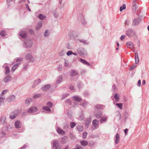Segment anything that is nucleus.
Returning <instances> with one entry per match:
<instances>
[{
    "label": "nucleus",
    "instance_id": "f257e3e1",
    "mask_svg": "<svg viewBox=\"0 0 149 149\" xmlns=\"http://www.w3.org/2000/svg\"><path fill=\"white\" fill-rule=\"evenodd\" d=\"M52 149H61V146L57 139L52 140L51 143Z\"/></svg>",
    "mask_w": 149,
    "mask_h": 149
},
{
    "label": "nucleus",
    "instance_id": "f03ea898",
    "mask_svg": "<svg viewBox=\"0 0 149 149\" xmlns=\"http://www.w3.org/2000/svg\"><path fill=\"white\" fill-rule=\"evenodd\" d=\"M33 42L30 39H27L24 40L23 44L24 47L26 48L31 47L32 46Z\"/></svg>",
    "mask_w": 149,
    "mask_h": 149
},
{
    "label": "nucleus",
    "instance_id": "7ed1b4c3",
    "mask_svg": "<svg viewBox=\"0 0 149 149\" xmlns=\"http://www.w3.org/2000/svg\"><path fill=\"white\" fill-rule=\"evenodd\" d=\"M126 34L129 37L132 36L135 37L136 36L135 31L132 29H129L127 30L126 32Z\"/></svg>",
    "mask_w": 149,
    "mask_h": 149
},
{
    "label": "nucleus",
    "instance_id": "20e7f679",
    "mask_svg": "<svg viewBox=\"0 0 149 149\" xmlns=\"http://www.w3.org/2000/svg\"><path fill=\"white\" fill-rule=\"evenodd\" d=\"M93 126L91 127V129L94 130L98 128L99 126V121L96 119H95L92 122Z\"/></svg>",
    "mask_w": 149,
    "mask_h": 149
},
{
    "label": "nucleus",
    "instance_id": "39448f33",
    "mask_svg": "<svg viewBox=\"0 0 149 149\" xmlns=\"http://www.w3.org/2000/svg\"><path fill=\"white\" fill-rule=\"evenodd\" d=\"M77 52L79 55L81 56H85L87 55V52L83 48H79L77 50Z\"/></svg>",
    "mask_w": 149,
    "mask_h": 149
},
{
    "label": "nucleus",
    "instance_id": "423d86ee",
    "mask_svg": "<svg viewBox=\"0 0 149 149\" xmlns=\"http://www.w3.org/2000/svg\"><path fill=\"white\" fill-rule=\"evenodd\" d=\"M25 56L26 60L29 62H33L34 61L33 56L31 54L28 53L26 54Z\"/></svg>",
    "mask_w": 149,
    "mask_h": 149
},
{
    "label": "nucleus",
    "instance_id": "0eeeda50",
    "mask_svg": "<svg viewBox=\"0 0 149 149\" xmlns=\"http://www.w3.org/2000/svg\"><path fill=\"white\" fill-rule=\"evenodd\" d=\"M141 21V19L139 18H134L132 21V25L133 26H137Z\"/></svg>",
    "mask_w": 149,
    "mask_h": 149
},
{
    "label": "nucleus",
    "instance_id": "6e6552de",
    "mask_svg": "<svg viewBox=\"0 0 149 149\" xmlns=\"http://www.w3.org/2000/svg\"><path fill=\"white\" fill-rule=\"evenodd\" d=\"M95 116L98 119L100 118L102 116V113L100 111L95 110L94 112Z\"/></svg>",
    "mask_w": 149,
    "mask_h": 149
},
{
    "label": "nucleus",
    "instance_id": "1a4fd4ad",
    "mask_svg": "<svg viewBox=\"0 0 149 149\" xmlns=\"http://www.w3.org/2000/svg\"><path fill=\"white\" fill-rule=\"evenodd\" d=\"M38 110V109L36 107H31L29 109L27 112L29 113L35 112Z\"/></svg>",
    "mask_w": 149,
    "mask_h": 149
},
{
    "label": "nucleus",
    "instance_id": "9d476101",
    "mask_svg": "<svg viewBox=\"0 0 149 149\" xmlns=\"http://www.w3.org/2000/svg\"><path fill=\"white\" fill-rule=\"evenodd\" d=\"M68 139L67 137L64 136L61 139V143L62 144H65L68 141Z\"/></svg>",
    "mask_w": 149,
    "mask_h": 149
},
{
    "label": "nucleus",
    "instance_id": "9b49d317",
    "mask_svg": "<svg viewBox=\"0 0 149 149\" xmlns=\"http://www.w3.org/2000/svg\"><path fill=\"white\" fill-rule=\"evenodd\" d=\"M20 36L23 38H26L27 37V35L25 31H21L19 33Z\"/></svg>",
    "mask_w": 149,
    "mask_h": 149
},
{
    "label": "nucleus",
    "instance_id": "f8f14e48",
    "mask_svg": "<svg viewBox=\"0 0 149 149\" xmlns=\"http://www.w3.org/2000/svg\"><path fill=\"white\" fill-rule=\"evenodd\" d=\"M50 86H51L50 84H47L45 85L43 87H42L41 88V89L44 91H46L48 90Z\"/></svg>",
    "mask_w": 149,
    "mask_h": 149
},
{
    "label": "nucleus",
    "instance_id": "ddd939ff",
    "mask_svg": "<svg viewBox=\"0 0 149 149\" xmlns=\"http://www.w3.org/2000/svg\"><path fill=\"white\" fill-rule=\"evenodd\" d=\"M12 77L8 75L6 76L4 78L3 81L4 82L6 83L8 82H9L11 80Z\"/></svg>",
    "mask_w": 149,
    "mask_h": 149
},
{
    "label": "nucleus",
    "instance_id": "4468645a",
    "mask_svg": "<svg viewBox=\"0 0 149 149\" xmlns=\"http://www.w3.org/2000/svg\"><path fill=\"white\" fill-rule=\"evenodd\" d=\"M21 122L20 121H16L15 124V127L17 129L20 128L21 127Z\"/></svg>",
    "mask_w": 149,
    "mask_h": 149
},
{
    "label": "nucleus",
    "instance_id": "2eb2a0df",
    "mask_svg": "<svg viewBox=\"0 0 149 149\" xmlns=\"http://www.w3.org/2000/svg\"><path fill=\"white\" fill-rule=\"evenodd\" d=\"M41 82V80L40 79L36 80L34 81L33 85L32 86L33 88H34L35 86L38 85Z\"/></svg>",
    "mask_w": 149,
    "mask_h": 149
},
{
    "label": "nucleus",
    "instance_id": "dca6fc26",
    "mask_svg": "<svg viewBox=\"0 0 149 149\" xmlns=\"http://www.w3.org/2000/svg\"><path fill=\"white\" fill-rule=\"evenodd\" d=\"M68 35L71 39H73L75 37L76 33H75L74 31H71L69 33Z\"/></svg>",
    "mask_w": 149,
    "mask_h": 149
},
{
    "label": "nucleus",
    "instance_id": "f3484780",
    "mask_svg": "<svg viewBox=\"0 0 149 149\" xmlns=\"http://www.w3.org/2000/svg\"><path fill=\"white\" fill-rule=\"evenodd\" d=\"M95 108L99 109H103L105 107V106L103 105L97 104L94 106Z\"/></svg>",
    "mask_w": 149,
    "mask_h": 149
},
{
    "label": "nucleus",
    "instance_id": "a211bd4d",
    "mask_svg": "<svg viewBox=\"0 0 149 149\" xmlns=\"http://www.w3.org/2000/svg\"><path fill=\"white\" fill-rule=\"evenodd\" d=\"M91 121V118H88L86 120L85 122V127L86 128H88V125Z\"/></svg>",
    "mask_w": 149,
    "mask_h": 149
},
{
    "label": "nucleus",
    "instance_id": "6ab92c4d",
    "mask_svg": "<svg viewBox=\"0 0 149 149\" xmlns=\"http://www.w3.org/2000/svg\"><path fill=\"white\" fill-rule=\"evenodd\" d=\"M20 63H18L14 65L12 68L11 70V72H12L13 73L15 70L17 68L19 65L20 64Z\"/></svg>",
    "mask_w": 149,
    "mask_h": 149
},
{
    "label": "nucleus",
    "instance_id": "aec40b11",
    "mask_svg": "<svg viewBox=\"0 0 149 149\" xmlns=\"http://www.w3.org/2000/svg\"><path fill=\"white\" fill-rule=\"evenodd\" d=\"M126 45L127 47L131 49H133L134 48V45L132 42H127Z\"/></svg>",
    "mask_w": 149,
    "mask_h": 149
},
{
    "label": "nucleus",
    "instance_id": "412c9836",
    "mask_svg": "<svg viewBox=\"0 0 149 149\" xmlns=\"http://www.w3.org/2000/svg\"><path fill=\"white\" fill-rule=\"evenodd\" d=\"M57 131L58 133L61 135H64L65 133V131H63V130L61 129L59 127H58Z\"/></svg>",
    "mask_w": 149,
    "mask_h": 149
},
{
    "label": "nucleus",
    "instance_id": "4be33fe9",
    "mask_svg": "<svg viewBox=\"0 0 149 149\" xmlns=\"http://www.w3.org/2000/svg\"><path fill=\"white\" fill-rule=\"evenodd\" d=\"M135 63L136 64H137L139 62V58L137 52L135 53Z\"/></svg>",
    "mask_w": 149,
    "mask_h": 149
},
{
    "label": "nucleus",
    "instance_id": "5701e85b",
    "mask_svg": "<svg viewBox=\"0 0 149 149\" xmlns=\"http://www.w3.org/2000/svg\"><path fill=\"white\" fill-rule=\"evenodd\" d=\"M63 80V77L61 75H60L59 76L57 79L56 81V83L57 84H59L61 83Z\"/></svg>",
    "mask_w": 149,
    "mask_h": 149
},
{
    "label": "nucleus",
    "instance_id": "b1692460",
    "mask_svg": "<svg viewBox=\"0 0 149 149\" xmlns=\"http://www.w3.org/2000/svg\"><path fill=\"white\" fill-rule=\"evenodd\" d=\"M15 99V96L12 95L8 98V100L9 102H12L14 101Z\"/></svg>",
    "mask_w": 149,
    "mask_h": 149
},
{
    "label": "nucleus",
    "instance_id": "393cba45",
    "mask_svg": "<svg viewBox=\"0 0 149 149\" xmlns=\"http://www.w3.org/2000/svg\"><path fill=\"white\" fill-rule=\"evenodd\" d=\"M80 61L84 64L85 65L87 66H89L90 65V64L89 63H88L85 60L81 58L80 59Z\"/></svg>",
    "mask_w": 149,
    "mask_h": 149
},
{
    "label": "nucleus",
    "instance_id": "a878e982",
    "mask_svg": "<svg viewBox=\"0 0 149 149\" xmlns=\"http://www.w3.org/2000/svg\"><path fill=\"white\" fill-rule=\"evenodd\" d=\"M120 138V137L119 134L118 133H117L116 135L115 139V143L116 144L118 143L119 141Z\"/></svg>",
    "mask_w": 149,
    "mask_h": 149
},
{
    "label": "nucleus",
    "instance_id": "bb28decb",
    "mask_svg": "<svg viewBox=\"0 0 149 149\" xmlns=\"http://www.w3.org/2000/svg\"><path fill=\"white\" fill-rule=\"evenodd\" d=\"M73 99L74 101L78 102H81V99L79 97L74 96Z\"/></svg>",
    "mask_w": 149,
    "mask_h": 149
},
{
    "label": "nucleus",
    "instance_id": "cd10ccee",
    "mask_svg": "<svg viewBox=\"0 0 149 149\" xmlns=\"http://www.w3.org/2000/svg\"><path fill=\"white\" fill-rule=\"evenodd\" d=\"M78 73L77 72L74 70H71L70 72V75L71 76L73 77L76 76L78 74Z\"/></svg>",
    "mask_w": 149,
    "mask_h": 149
},
{
    "label": "nucleus",
    "instance_id": "c85d7f7f",
    "mask_svg": "<svg viewBox=\"0 0 149 149\" xmlns=\"http://www.w3.org/2000/svg\"><path fill=\"white\" fill-rule=\"evenodd\" d=\"M0 120L3 124H5L6 122V117L4 116H2Z\"/></svg>",
    "mask_w": 149,
    "mask_h": 149
},
{
    "label": "nucleus",
    "instance_id": "c756f323",
    "mask_svg": "<svg viewBox=\"0 0 149 149\" xmlns=\"http://www.w3.org/2000/svg\"><path fill=\"white\" fill-rule=\"evenodd\" d=\"M80 143L81 145L84 146H86L88 145V142L85 140L81 141Z\"/></svg>",
    "mask_w": 149,
    "mask_h": 149
},
{
    "label": "nucleus",
    "instance_id": "7c9ffc66",
    "mask_svg": "<svg viewBox=\"0 0 149 149\" xmlns=\"http://www.w3.org/2000/svg\"><path fill=\"white\" fill-rule=\"evenodd\" d=\"M100 120V122L101 123H102L104 122H105L107 119V117L106 116H103L101 117Z\"/></svg>",
    "mask_w": 149,
    "mask_h": 149
},
{
    "label": "nucleus",
    "instance_id": "2f4dec72",
    "mask_svg": "<svg viewBox=\"0 0 149 149\" xmlns=\"http://www.w3.org/2000/svg\"><path fill=\"white\" fill-rule=\"evenodd\" d=\"M5 74H8L10 73V70L9 67L6 66L5 68Z\"/></svg>",
    "mask_w": 149,
    "mask_h": 149
},
{
    "label": "nucleus",
    "instance_id": "473e14b6",
    "mask_svg": "<svg viewBox=\"0 0 149 149\" xmlns=\"http://www.w3.org/2000/svg\"><path fill=\"white\" fill-rule=\"evenodd\" d=\"M42 26V23L40 22L39 23L36 28V30H39L40 28H41Z\"/></svg>",
    "mask_w": 149,
    "mask_h": 149
},
{
    "label": "nucleus",
    "instance_id": "72a5a7b5",
    "mask_svg": "<svg viewBox=\"0 0 149 149\" xmlns=\"http://www.w3.org/2000/svg\"><path fill=\"white\" fill-rule=\"evenodd\" d=\"M38 18L41 20H43L46 18V17L42 14H40L38 15Z\"/></svg>",
    "mask_w": 149,
    "mask_h": 149
},
{
    "label": "nucleus",
    "instance_id": "f704fd0d",
    "mask_svg": "<svg viewBox=\"0 0 149 149\" xmlns=\"http://www.w3.org/2000/svg\"><path fill=\"white\" fill-rule=\"evenodd\" d=\"M17 116V114L16 113H12L10 115V118L11 119H14Z\"/></svg>",
    "mask_w": 149,
    "mask_h": 149
},
{
    "label": "nucleus",
    "instance_id": "c9c22d12",
    "mask_svg": "<svg viewBox=\"0 0 149 149\" xmlns=\"http://www.w3.org/2000/svg\"><path fill=\"white\" fill-rule=\"evenodd\" d=\"M0 35L2 37H4L6 35V32L4 30L1 31L0 33Z\"/></svg>",
    "mask_w": 149,
    "mask_h": 149
},
{
    "label": "nucleus",
    "instance_id": "e433bc0d",
    "mask_svg": "<svg viewBox=\"0 0 149 149\" xmlns=\"http://www.w3.org/2000/svg\"><path fill=\"white\" fill-rule=\"evenodd\" d=\"M49 107H47V106H44L43 107V109L45 110L46 111H51V110Z\"/></svg>",
    "mask_w": 149,
    "mask_h": 149
},
{
    "label": "nucleus",
    "instance_id": "4c0bfd02",
    "mask_svg": "<svg viewBox=\"0 0 149 149\" xmlns=\"http://www.w3.org/2000/svg\"><path fill=\"white\" fill-rule=\"evenodd\" d=\"M126 8V5L125 4H123L122 6H121L120 7V11H122L123 10Z\"/></svg>",
    "mask_w": 149,
    "mask_h": 149
},
{
    "label": "nucleus",
    "instance_id": "58836bf2",
    "mask_svg": "<svg viewBox=\"0 0 149 149\" xmlns=\"http://www.w3.org/2000/svg\"><path fill=\"white\" fill-rule=\"evenodd\" d=\"M116 100V102H117L119 100V97L118 96V95L117 93H116L115 95L113 97Z\"/></svg>",
    "mask_w": 149,
    "mask_h": 149
},
{
    "label": "nucleus",
    "instance_id": "ea45409f",
    "mask_svg": "<svg viewBox=\"0 0 149 149\" xmlns=\"http://www.w3.org/2000/svg\"><path fill=\"white\" fill-rule=\"evenodd\" d=\"M65 52L64 50H62L59 53V55L61 56H63L65 54Z\"/></svg>",
    "mask_w": 149,
    "mask_h": 149
},
{
    "label": "nucleus",
    "instance_id": "a19ab883",
    "mask_svg": "<svg viewBox=\"0 0 149 149\" xmlns=\"http://www.w3.org/2000/svg\"><path fill=\"white\" fill-rule=\"evenodd\" d=\"M32 99L31 98H28L26 99L25 101V103L26 104H28L30 102L32 101Z\"/></svg>",
    "mask_w": 149,
    "mask_h": 149
},
{
    "label": "nucleus",
    "instance_id": "79ce46f5",
    "mask_svg": "<svg viewBox=\"0 0 149 149\" xmlns=\"http://www.w3.org/2000/svg\"><path fill=\"white\" fill-rule=\"evenodd\" d=\"M132 8L133 9L136 10V1L134 0L132 2Z\"/></svg>",
    "mask_w": 149,
    "mask_h": 149
},
{
    "label": "nucleus",
    "instance_id": "37998d69",
    "mask_svg": "<svg viewBox=\"0 0 149 149\" xmlns=\"http://www.w3.org/2000/svg\"><path fill=\"white\" fill-rule=\"evenodd\" d=\"M78 40L81 42H82L84 44H88V43L86 40H85L83 39L82 40Z\"/></svg>",
    "mask_w": 149,
    "mask_h": 149
},
{
    "label": "nucleus",
    "instance_id": "c03bdc74",
    "mask_svg": "<svg viewBox=\"0 0 149 149\" xmlns=\"http://www.w3.org/2000/svg\"><path fill=\"white\" fill-rule=\"evenodd\" d=\"M77 129L78 131L80 132H82L83 130V128L81 126H78L77 127Z\"/></svg>",
    "mask_w": 149,
    "mask_h": 149
},
{
    "label": "nucleus",
    "instance_id": "a18cd8bd",
    "mask_svg": "<svg viewBox=\"0 0 149 149\" xmlns=\"http://www.w3.org/2000/svg\"><path fill=\"white\" fill-rule=\"evenodd\" d=\"M49 31L48 30H46L44 33V36L45 37H47V36H48L49 35Z\"/></svg>",
    "mask_w": 149,
    "mask_h": 149
},
{
    "label": "nucleus",
    "instance_id": "49530a36",
    "mask_svg": "<svg viewBox=\"0 0 149 149\" xmlns=\"http://www.w3.org/2000/svg\"><path fill=\"white\" fill-rule=\"evenodd\" d=\"M116 104L120 109H122L123 104L122 103H116Z\"/></svg>",
    "mask_w": 149,
    "mask_h": 149
},
{
    "label": "nucleus",
    "instance_id": "de8ad7c7",
    "mask_svg": "<svg viewBox=\"0 0 149 149\" xmlns=\"http://www.w3.org/2000/svg\"><path fill=\"white\" fill-rule=\"evenodd\" d=\"M47 105L49 108H51L53 105V104L51 102H49L47 103Z\"/></svg>",
    "mask_w": 149,
    "mask_h": 149
},
{
    "label": "nucleus",
    "instance_id": "09e8293b",
    "mask_svg": "<svg viewBox=\"0 0 149 149\" xmlns=\"http://www.w3.org/2000/svg\"><path fill=\"white\" fill-rule=\"evenodd\" d=\"M70 126L72 128H73L76 125V123L73 122H71L70 123Z\"/></svg>",
    "mask_w": 149,
    "mask_h": 149
},
{
    "label": "nucleus",
    "instance_id": "8fccbe9b",
    "mask_svg": "<svg viewBox=\"0 0 149 149\" xmlns=\"http://www.w3.org/2000/svg\"><path fill=\"white\" fill-rule=\"evenodd\" d=\"M87 135V133L86 132H84L82 134V137L84 139L86 138Z\"/></svg>",
    "mask_w": 149,
    "mask_h": 149
},
{
    "label": "nucleus",
    "instance_id": "3c124183",
    "mask_svg": "<svg viewBox=\"0 0 149 149\" xmlns=\"http://www.w3.org/2000/svg\"><path fill=\"white\" fill-rule=\"evenodd\" d=\"M40 96L41 94H35L33 96V98L34 99H36L37 98L39 97Z\"/></svg>",
    "mask_w": 149,
    "mask_h": 149
},
{
    "label": "nucleus",
    "instance_id": "603ef678",
    "mask_svg": "<svg viewBox=\"0 0 149 149\" xmlns=\"http://www.w3.org/2000/svg\"><path fill=\"white\" fill-rule=\"evenodd\" d=\"M8 91V90L6 89L5 90L3 91L1 93V95H3L4 94H6V93H7Z\"/></svg>",
    "mask_w": 149,
    "mask_h": 149
},
{
    "label": "nucleus",
    "instance_id": "864d4df0",
    "mask_svg": "<svg viewBox=\"0 0 149 149\" xmlns=\"http://www.w3.org/2000/svg\"><path fill=\"white\" fill-rule=\"evenodd\" d=\"M72 52L71 51H69L67 52L66 54L67 56H69L71 54H72Z\"/></svg>",
    "mask_w": 149,
    "mask_h": 149
},
{
    "label": "nucleus",
    "instance_id": "5fc2aeb1",
    "mask_svg": "<svg viewBox=\"0 0 149 149\" xmlns=\"http://www.w3.org/2000/svg\"><path fill=\"white\" fill-rule=\"evenodd\" d=\"M62 69V65H61L59 64L58 66V70L59 71H61Z\"/></svg>",
    "mask_w": 149,
    "mask_h": 149
},
{
    "label": "nucleus",
    "instance_id": "6e6d98bb",
    "mask_svg": "<svg viewBox=\"0 0 149 149\" xmlns=\"http://www.w3.org/2000/svg\"><path fill=\"white\" fill-rule=\"evenodd\" d=\"M6 130H8L11 129V127L10 125H8L6 126Z\"/></svg>",
    "mask_w": 149,
    "mask_h": 149
},
{
    "label": "nucleus",
    "instance_id": "4d7b16f0",
    "mask_svg": "<svg viewBox=\"0 0 149 149\" xmlns=\"http://www.w3.org/2000/svg\"><path fill=\"white\" fill-rule=\"evenodd\" d=\"M76 148L74 149H81L82 147L81 146L77 145L76 146Z\"/></svg>",
    "mask_w": 149,
    "mask_h": 149
},
{
    "label": "nucleus",
    "instance_id": "13d9d810",
    "mask_svg": "<svg viewBox=\"0 0 149 149\" xmlns=\"http://www.w3.org/2000/svg\"><path fill=\"white\" fill-rule=\"evenodd\" d=\"M125 25L126 26H128V25H129V24H130L129 21L127 20H125Z\"/></svg>",
    "mask_w": 149,
    "mask_h": 149
},
{
    "label": "nucleus",
    "instance_id": "bf43d9fd",
    "mask_svg": "<svg viewBox=\"0 0 149 149\" xmlns=\"http://www.w3.org/2000/svg\"><path fill=\"white\" fill-rule=\"evenodd\" d=\"M4 100V98L2 97H0V106L2 102H3Z\"/></svg>",
    "mask_w": 149,
    "mask_h": 149
},
{
    "label": "nucleus",
    "instance_id": "052dcab7",
    "mask_svg": "<svg viewBox=\"0 0 149 149\" xmlns=\"http://www.w3.org/2000/svg\"><path fill=\"white\" fill-rule=\"evenodd\" d=\"M81 22L82 24L83 25H85L86 23V21L84 19H82L81 20Z\"/></svg>",
    "mask_w": 149,
    "mask_h": 149
},
{
    "label": "nucleus",
    "instance_id": "680f3d73",
    "mask_svg": "<svg viewBox=\"0 0 149 149\" xmlns=\"http://www.w3.org/2000/svg\"><path fill=\"white\" fill-rule=\"evenodd\" d=\"M23 61V58H20L17 59L16 60L17 62H21Z\"/></svg>",
    "mask_w": 149,
    "mask_h": 149
},
{
    "label": "nucleus",
    "instance_id": "e2e57ef3",
    "mask_svg": "<svg viewBox=\"0 0 149 149\" xmlns=\"http://www.w3.org/2000/svg\"><path fill=\"white\" fill-rule=\"evenodd\" d=\"M28 65L25 64L23 66V69L25 70H26L27 68Z\"/></svg>",
    "mask_w": 149,
    "mask_h": 149
},
{
    "label": "nucleus",
    "instance_id": "0e129e2a",
    "mask_svg": "<svg viewBox=\"0 0 149 149\" xmlns=\"http://www.w3.org/2000/svg\"><path fill=\"white\" fill-rule=\"evenodd\" d=\"M116 86L115 85H113L112 86V90L113 91H115L116 89Z\"/></svg>",
    "mask_w": 149,
    "mask_h": 149
},
{
    "label": "nucleus",
    "instance_id": "69168bd1",
    "mask_svg": "<svg viewBox=\"0 0 149 149\" xmlns=\"http://www.w3.org/2000/svg\"><path fill=\"white\" fill-rule=\"evenodd\" d=\"M70 88L71 90L74 91V87L72 85H71L70 86Z\"/></svg>",
    "mask_w": 149,
    "mask_h": 149
},
{
    "label": "nucleus",
    "instance_id": "338daca9",
    "mask_svg": "<svg viewBox=\"0 0 149 149\" xmlns=\"http://www.w3.org/2000/svg\"><path fill=\"white\" fill-rule=\"evenodd\" d=\"M68 65L69 64L68 62L66 61H65L64 64L65 66L67 67L68 66Z\"/></svg>",
    "mask_w": 149,
    "mask_h": 149
},
{
    "label": "nucleus",
    "instance_id": "774afa93",
    "mask_svg": "<svg viewBox=\"0 0 149 149\" xmlns=\"http://www.w3.org/2000/svg\"><path fill=\"white\" fill-rule=\"evenodd\" d=\"M87 103L86 102H84L82 104V106L84 107H85L87 104Z\"/></svg>",
    "mask_w": 149,
    "mask_h": 149
}]
</instances>
